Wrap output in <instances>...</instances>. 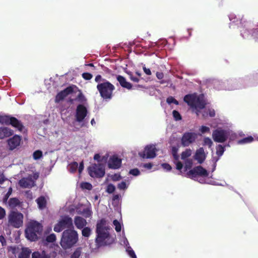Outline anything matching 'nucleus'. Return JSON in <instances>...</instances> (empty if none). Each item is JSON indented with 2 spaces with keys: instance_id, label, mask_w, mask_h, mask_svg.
<instances>
[{
  "instance_id": "1",
  "label": "nucleus",
  "mask_w": 258,
  "mask_h": 258,
  "mask_svg": "<svg viewBox=\"0 0 258 258\" xmlns=\"http://www.w3.org/2000/svg\"><path fill=\"white\" fill-rule=\"evenodd\" d=\"M78 234L74 228L64 230L61 235L60 244L64 249L71 248L78 241Z\"/></svg>"
},
{
  "instance_id": "2",
  "label": "nucleus",
  "mask_w": 258,
  "mask_h": 258,
  "mask_svg": "<svg viewBox=\"0 0 258 258\" xmlns=\"http://www.w3.org/2000/svg\"><path fill=\"white\" fill-rule=\"evenodd\" d=\"M106 224V220L104 219H101L96 224L95 242L98 246L107 245V243L105 240L110 238V234L107 231L109 228L105 226Z\"/></svg>"
},
{
  "instance_id": "3",
  "label": "nucleus",
  "mask_w": 258,
  "mask_h": 258,
  "mask_svg": "<svg viewBox=\"0 0 258 258\" xmlns=\"http://www.w3.org/2000/svg\"><path fill=\"white\" fill-rule=\"evenodd\" d=\"M184 101L191 108L196 110L197 115H199L200 110L204 109L206 105V102L203 95L198 96L194 94L186 95L184 97Z\"/></svg>"
},
{
  "instance_id": "4",
  "label": "nucleus",
  "mask_w": 258,
  "mask_h": 258,
  "mask_svg": "<svg viewBox=\"0 0 258 258\" xmlns=\"http://www.w3.org/2000/svg\"><path fill=\"white\" fill-rule=\"evenodd\" d=\"M42 226L36 221L30 222L25 230L26 237L31 241L38 240V235H40L42 231Z\"/></svg>"
},
{
  "instance_id": "5",
  "label": "nucleus",
  "mask_w": 258,
  "mask_h": 258,
  "mask_svg": "<svg viewBox=\"0 0 258 258\" xmlns=\"http://www.w3.org/2000/svg\"><path fill=\"white\" fill-rule=\"evenodd\" d=\"M97 89L102 98L104 99H110L112 97V93L115 89V87L107 81L98 84Z\"/></svg>"
},
{
  "instance_id": "6",
  "label": "nucleus",
  "mask_w": 258,
  "mask_h": 258,
  "mask_svg": "<svg viewBox=\"0 0 258 258\" xmlns=\"http://www.w3.org/2000/svg\"><path fill=\"white\" fill-rule=\"evenodd\" d=\"M23 219V215L17 211H11L8 216V221L10 225L16 228L22 226Z\"/></svg>"
},
{
  "instance_id": "7",
  "label": "nucleus",
  "mask_w": 258,
  "mask_h": 258,
  "mask_svg": "<svg viewBox=\"0 0 258 258\" xmlns=\"http://www.w3.org/2000/svg\"><path fill=\"white\" fill-rule=\"evenodd\" d=\"M74 228L72 219L68 216H66L59 220L53 228L56 232H60L63 230Z\"/></svg>"
},
{
  "instance_id": "8",
  "label": "nucleus",
  "mask_w": 258,
  "mask_h": 258,
  "mask_svg": "<svg viewBox=\"0 0 258 258\" xmlns=\"http://www.w3.org/2000/svg\"><path fill=\"white\" fill-rule=\"evenodd\" d=\"M89 175L92 177L101 178L105 175V166L102 163L92 164L88 167Z\"/></svg>"
},
{
  "instance_id": "9",
  "label": "nucleus",
  "mask_w": 258,
  "mask_h": 258,
  "mask_svg": "<svg viewBox=\"0 0 258 258\" xmlns=\"http://www.w3.org/2000/svg\"><path fill=\"white\" fill-rule=\"evenodd\" d=\"M214 141L217 143H224L228 139L227 132L221 128L214 130L212 133Z\"/></svg>"
},
{
  "instance_id": "10",
  "label": "nucleus",
  "mask_w": 258,
  "mask_h": 258,
  "mask_svg": "<svg viewBox=\"0 0 258 258\" xmlns=\"http://www.w3.org/2000/svg\"><path fill=\"white\" fill-rule=\"evenodd\" d=\"M88 113L87 108L83 104H79L76 109L75 119L78 122H83Z\"/></svg>"
},
{
  "instance_id": "11",
  "label": "nucleus",
  "mask_w": 258,
  "mask_h": 258,
  "mask_svg": "<svg viewBox=\"0 0 258 258\" xmlns=\"http://www.w3.org/2000/svg\"><path fill=\"white\" fill-rule=\"evenodd\" d=\"M157 150L154 145H149L146 146L143 153H139V155L143 158L152 159L156 156Z\"/></svg>"
},
{
  "instance_id": "12",
  "label": "nucleus",
  "mask_w": 258,
  "mask_h": 258,
  "mask_svg": "<svg viewBox=\"0 0 258 258\" xmlns=\"http://www.w3.org/2000/svg\"><path fill=\"white\" fill-rule=\"evenodd\" d=\"M197 138V134L195 133L186 132L183 134L181 139V145L183 147L188 146L194 143Z\"/></svg>"
},
{
  "instance_id": "13",
  "label": "nucleus",
  "mask_w": 258,
  "mask_h": 258,
  "mask_svg": "<svg viewBox=\"0 0 258 258\" xmlns=\"http://www.w3.org/2000/svg\"><path fill=\"white\" fill-rule=\"evenodd\" d=\"M187 174L189 176H191L192 178L196 177L198 176L207 177L209 175L207 170L201 166H198L194 167L193 169L189 170Z\"/></svg>"
},
{
  "instance_id": "14",
  "label": "nucleus",
  "mask_w": 258,
  "mask_h": 258,
  "mask_svg": "<svg viewBox=\"0 0 258 258\" xmlns=\"http://www.w3.org/2000/svg\"><path fill=\"white\" fill-rule=\"evenodd\" d=\"M74 92V87L69 86L64 90L61 91L57 94L55 97V102L59 103L63 100L68 95L73 93Z\"/></svg>"
},
{
  "instance_id": "15",
  "label": "nucleus",
  "mask_w": 258,
  "mask_h": 258,
  "mask_svg": "<svg viewBox=\"0 0 258 258\" xmlns=\"http://www.w3.org/2000/svg\"><path fill=\"white\" fill-rule=\"evenodd\" d=\"M121 159L116 155L111 156L108 161V167L112 169H118L121 166Z\"/></svg>"
},
{
  "instance_id": "16",
  "label": "nucleus",
  "mask_w": 258,
  "mask_h": 258,
  "mask_svg": "<svg viewBox=\"0 0 258 258\" xmlns=\"http://www.w3.org/2000/svg\"><path fill=\"white\" fill-rule=\"evenodd\" d=\"M22 138L19 135H15L12 138L8 140V144L9 146V149L13 150L16 149L20 144Z\"/></svg>"
},
{
  "instance_id": "17",
  "label": "nucleus",
  "mask_w": 258,
  "mask_h": 258,
  "mask_svg": "<svg viewBox=\"0 0 258 258\" xmlns=\"http://www.w3.org/2000/svg\"><path fill=\"white\" fill-rule=\"evenodd\" d=\"M19 185L22 188H31L34 182L31 177L22 178L19 181Z\"/></svg>"
},
{
  "instance_id": "18",
  "label": "nucleus",
  "mask_w": 258,
  "mask_h": 258,
  "mask_svg": "<svg viewBox=\"0 0 258 258\" xmlns=\"http://www.w3.org/2000/svg\"><path fill=\"white\" fill-rule=\"evenodd\" d=\"M206 158V155L203 147H201L199 149L197 150L194 156V158L195 160L198 161L199 163L202 164L203 163L205 160Z\"/></svg>"
},
{
  "instance_id": "19",
  "label": "nucleus",
  "mask_w": 258,
  "mask_h": 258,
  "mask_svg": "<svg viewBox=\"0 0 258 258\" xmlns=\"http://www.w3.org/2000/svg\"><path fill=\"white\" fill-rule=\"evenodd\" d=\"M9 125H12L20 132H22L24 129V126L23 123L17 118L12 116L10 118Z\"/></svg>"
},
{
  "instance_id": "20",
  "label": "nucleus",
  "mask_w": 258,
  "mask_h": 258,
  "mask_svg": "<svg viewBox=\"0 0 258 258\" xmlns=\"http://www.w3.org/2000/svg\"><path fill=\"white\" fill-rule=\"evenodd\" d=\"M116 79L122 88H126L128 90H131L132 88L133 85L132 84L126 81V79L124 77L118 75L116 77Z\"/></svg>"
},
{
  "instance_id": "21",
  "label": "nucleus",
  "mask_w": 258,
  "mask_h": 258,
  "mask_svg": "<svg viewBox=\"0 0 258 258\" xmlns=\"http://www.w3.org/2000/svg\"><path fill=\"white\" fill-rule=\"evenodd\" d=\"M14 131L8 127H0V139L9 137L13 135Z\"/></svg>"
},
{
  "instance_id": "22",
  "label": "nucleus",
  "mask_w": 258,
  "mask_h": 258,
  "mask_svg": "<svg viewBox=\"0 0 258 258\" xmlns=\"http://www.w3.org/2000/svg\"><path fill=\"white\" fill-rule=\"evenodd\" d=\"M74 223L78 229H81L87 225V222L84 218L80 216H76L74 218Z\"/></svg>"
},
{
  "instance_id": "23",
  "label": "nucleus",
  "mask_w": 258,
  "mask_h": 258,
  "mask_svg": "<svg viewBox=\"0 0 258 258\" xmlns=\"http://www.w3.org/2000/svg\"><path fill=\"white\" fill-rule=\"evenodd\" d=\"M38 208L40 209H44L46 206V200L44 197L40 196L36 200Z\"/></svg>"
},
{
  "instance_id": "24",
  "label": "nucleus",
  "mask_w": 258,
  "mask_h": 258,
  "mask_svg": "<svg viewBox=\"0 0 258 258\" xmlns=\"http://www.w3.org/2000/svg\"><path fill=\"white\" fill-rule=\"evenodd\" d=\"M9 205L11 208H14L17 207L21 206L22 205V202H21L18 199L13 198L9 200Z\"/></svg>"
},
{
  "instance_id": "25",
  "label": "nucleus",
  "mask_w": 258,
  "mask_h": 258,
  "mask_svg": "<svg viewBox=\"0 0 258 258\" xmlns=\"http://www.w3.org/2000/svg\"><path fill=\"white\" fill-rule=\"evenodd\" d=\"M32 258H50V257L43 250L41 253L38 251L34 252L32 254Z\"/></svg>"
},
{
  "instance_id": "26",
  "label": "nucleus",
  "mask_w": 258,
  "mask_h": 258,
  "mask_svg": "<svg viewBox=\"0 0 258 258\" xmlns=\"http://www.w3.org/2000/svg\"><path fill=\"white\" fill-rule=\"evenodd\" d=\"M31 251L28 248H24L19 255V258H29Z\"/></svg>"
},
{
  "instance_id": "27",
  "label": "nucleus",
  "mask_w": 258,
  "mask_h": 258,
  "mask_svg": "<svg viewBox=\"0 0 258 258\" xmlns=\"http://www.w3.org/2000/svg\"><path fill=\"white\" fill-rule=\"evenodd\" d=\"M11 117L10 115H0V123L9 125Z\"/></svg>"
},
{
  "instance_id": "28",
  "label": "nucleus",
  "mask_w": 258,
  "mask_h": 258,
  "mask_svg": "<svg viewBox=\"0 0 258 258\" xmlns=\"http://www.w3.org/2000/svg\"><path fill=\"white\" fill-rule=\"evenodd\" d=\"M254 141V139L252 136H248L247 137L243 138L238 141V144H245L251 143Z\"/></svg>"
},
{
  "instance_id": "29",
  "label": "nucleus",
  "mask_w": 258,
  "mask_h": 258,
  "mask_svg": "<svg viewBox=\"0 0 258 258\" xmlns=\"http://www.w3.org/2000/svg\"><path fill=\"white\" fill-rule=\"evenodd\" d=\"M78 168V164L77 162H73L68 166L69 171L71 173L75 172Z\"/></svg>"
},
{
  "instance_id": "30",
  "label": "nucleus",
  "mask_w": 258,
  "mask_h": 258,
  "mask_svg": "<svg viewBox=\"0 0 258 258\" xmlns=\"http://www.w3.org/2000/svg\"><path fill=\"white\" fill-rule=\"evenodd\" d=\"M191 155V150L190 149H186L184 151L182 152L181 154V159L185 160Z\"/></svg>"
},
{
  "instance_id": "31",
  "label": "nucleus",
  "mask_w": 258,
  "mask_h": 258,
  "mask_svg": "<svg viewBox=\"0 0 258 258\" xmlns=\"http://www.w3.org/2000/svg\"><path fill=\"white\" fill-rule=\"evenodd\" d=\"M82 234L85 237H89L91 233V230L90 228L86 227L82 228Z\"/></svg>"
},
{
  "instance_id": "32",
  "label": "nucleus",
  "mask_w": 258,
  "mask_h": 258,
  "mask_svg": "<svg viewBox=\"0 0 258 258\" xmlns=\"http://www.w3.org/2000/svg\"><path fill=\"white\" fill-rule=\"evenodd\" d=\"M225 151V147L221 145L216 146V154L219 156H221Z\"/></svg>"
},
{
  "instance_id": "33",
  "label": "nucleus",
  "mask_w": 258,
  "mask_h": 258,
  "mask_svg": "<svg viewBox=\"0 0 258 258\" xmlns=\"http://www.w3.org/2000/svg\"><path fill=\"white\" fill-rule=\"evenodd\" d=\"M81 254V248H77L71 255L70 258H79Z\"/></svg>"
},
{
  "instance_id": "34",
  "label": "nucleus",
  "mask_w": 258,
  "mask_h": 258,
  "mask_svg": "<svg viewBox=\"0 0 258 258\" xmlns=\"http://www.w3.org/2000/svg\"><path fill=\"white\" fill-rule=\"evenodd\" d=\"M56 235L54 233H52L48 235L46 237V241L48 243H52L56 241Z\"/></svg>"
},
{
  "instance_id": "35",
  "label": "nucleus",
  "mask_w": 258,
  "mask_h": 258,
  "mask_svg": "<svg viewBox=\"0 0 258 258\" xmlns=\"http://www.w3.org/2000/svg\"><path fill=\"white\" fill-rule=\"evenodd\" d=\"M171 152L174 159L176 160H178L179 159V156L177 155L178 148L175 146L172 147Z\"/></svg>"
},
{
  "instance_id": "36",
  "label": "nucleus",
  "mask_w": 258,
  "mask_h": 258,
  "mask_svg": "<svg viewBox=\"0 0 258 258\" xmlns=\"http://www.w3.org/2000/svg\"><path fill=\"white\" fill-rule=\"evenodd\" d=\"M42 157V152L40 150H36L33 154V157L35 160L39 159Z\"/></svg>"
},
{
  "instance_id": "37",
  "label": "nucleus",
  "mask_w": 258,
  "mask_h": 258,
  "mask_svg": "<svg viewBox=\"0 0 258 258\" xmlns=\"http://www.w3.org/2000/svg\"><path fill=\"white\" fill-rule=\"evenodd\" d=\"M77 100L81 103H84L87 101L85 96L81 92H80L79 94L77 96Z\"/></svg>"
},
{
  "instance_id": "38",
  "label": "nucleus",
  "mask_w": 258,
  "mask_h": 258,
  "mask_svg": "<svg viewBox=\"0 0 258 258\" xmlns=\"http://www.w3.org/2000/svg\"><path fill=\"white\" fill-rule=\"evenodd\" d=\"M203 145L204 146H208L209 148H210L213 145V142L211 139L208 137H206L204 139V142Z\"/></svg>"
},
{
  "instance_id": "39",
  "label": "nucleus",
  "mask_w": 258,
  "mask_h": 258,
  "mask_svg": "<svg viewBox=\"0 0 258 258\" xmlns=\"http://www.w3.org/2000/svg\"><path fill=\"white\" fill-rule=\"evenodd\" d=\"M127 74L129 76L130 79L132 81H133L134 82H136V83H138L139 82V81H140L139 78L138 77L135 76L132 72H130L128 73H127Z\"/></svg>"
},
{
  "instance_id": "40",
  "label": "nucleus",
  "mask_w": 258,
  "mask_h": 258,
  "mask_svg": "<svg viewBox=\"0 0 258 258\" xmlns=\"http://www.w3.org/2000/svg\"><path fill=\"white\" fill-rule=\"evenodd\" d=\"M113 224L115 226V229L116 232H118L121 231V227L119 222L117 220H114L113 221Z\"/></svg>"
},
{
  "instance_id": "41",
  "label": "nucleus",
  "mask_w": 258,
  "mask_h": 258,
  "mask_svg": "<svg viewBox=\"0 0 258 258\" xmlns=\"http://www.w3.org/2000/svg\"><path fill=\"white\" fill-rule=\"evenodd\" d=\"M173 116L176 121L180 120L182 119L181 116L178 111L174 110L172 112Z\"/></svg>"
},
{
  "instance_id": "42",
  "label": "nucleus",
  "mask_w": 258,
  "mask_h": 258,
  "mask_svg": "<svg viewBox=\"0 0 258 258\" xmlns=\"http://www.w3.org/2000/svg\"><path fill=\"white\" fill-rule=\"evenodd\" d=\"M166 101L169 104H171V103H174L176 105L178 104V101L172 96H170V97H168L167 98Z\"/></svg>"
},
{
  "instance_id": "43",
  "label": "nucleus",
  "mask_w": 258,
  "mask_h": 258,
  "mask_svg": "<svg viewBox=\"0 0 258 258\" xmlns=\"http://www.w3.org/2000/svg\"><path fill=\"white\" fill-rule=\"evenodd\" d=\"M121 176L120 173H115L111 175V179L113 181H117L121 179Z\"/></svg>"
},
{
  "instance_id": "44",
  "label": "nucleus",
  "mask_w": 258,
  "mask_h": 258,
  "mask_svg": "<svg viewBox=\"0 0 258 258\" xmlns=\"http://www.w3.org/2000/svg\"><path fill=\"white\" fill-rule=\"evenodd\" d=\"M82 76L85 80H90L93 77L92 75L89 73H84L82 74Z\"/></svg>"
},
{
  "instance_id": "45",
  "label": "nucleus",
  "mask_w": 258,
  "mask_h": 258,
  "mask_svg": "<svg viewBox=\"0 0 258 258\" xmlns=\"http://www.w3.org/2000/svg\"><path fill=\"white\" fill-rule=\"evenodd\" d=\"M82 188L91 190L92 188V184L88 182H84L81 184Z\"/></svg>"
},
{
  "instance_id": "46",
  "label": "nucleus",
  "mask_w": 258,
  "mask_h": 258,
  "mask_svg": "<svg viewBox=\"0 0 258 258\" xmlns=\"http://www.w3.org/2000/svg\"><path fill=\"white\" fill-rule=\"evenodd\" d=\"M115 189V187L112 184H109L107 187L106 191L109 194L113 193Z\"/></svg>"
},
{
  "instance_id": "47",
  "label": "nucleus",
  "mask_w": 258,
  "mask_h": 258,
  "mask_svg": "<svg viewBox=\"0 0 258 258\" xmlns=\"http://www.w3.org/2000/svg\"><path fill=\"white\" fill-rule=\"evenodd\" d=\"M127 251L128 252V255L132 258H137L136 255L134 252V251L132 249L131 247H128L127 249Z\"/></svg>"
},
{
  "instance_id": "48",
  "label": "nucleus",
  "mask_w": 258,
  "mask_h": 258,
  "mask_svg": "<svg viewBox=\"0 0 258 258\" xmlns=\"http://www.w3.org/2000/svg\"><path fill=\"white\" fill-rule=\"evenodd\" d=\"M95 81L99 84L101 82H106L107 80L102 78V77L101 75H98L96 76V77L95 78Z\"/></svg>"
},
{
  "instance_id": "49",
  "label": "nucleus",
  "mask_w": 258,
  "mask_h": 258,
  "mask_svg": "<svg viewBox=\"0 0 258 258\" xmlns=\"http://www.w3.org/2000/svg\"><path fill=\"white\" fill-rule=\"evenodd\" d=\"M192 161L191 159H186L185 161V168L187 170L191 167Z\"/></svg>"
},
{
  "instance_id": "50",
  "label": "nucleus",
  "mask_w": 258,
  "mask_h": 258,
  "mask_svg": "<svg viewBox=\"0 0 258 258\" xmlns=\"http://www.w3.org/2000/svg\"><path fill=\"white\" fill-rule=\"evenodd\" d=\"M129 173L133 175L138 176L140 174V171L138 168H134L130 170Z\"/></svg>"
},
{
  "instance_id": "51",
  "label": "nucleus",
  "mask_w": 258,
  "mask_h": 258,
  "mask_svg": "<svg viewBox=\"0 0 258 258\" xmlns=\"http://www.w3.org/2000/svg\"><path fill=\"white\" fill-rule=\"evenodd\" d=\"M117 188L120 190L126 189L127 188L126 182L125 181H122L118 183Z\"/></svg>"
},
{
  "instance_id": "52",
  "label": "nucleus",
  "mask_w": 258,
  "mask_h": 258,
  "mask_svg": "<svg viewBox=\"0 0 258 258\" xmlns=\"http://www.w3.org/2000/svg\"><path fill=\"white\" fill-rule=\"evenodd\" d=\"M200 131L202 134H204L209 132L210 128L208 126L202 125L200 129Z\"/></svg>"
},
{
  "instance_id": "53",
  "label": "nucleus",
  "mask_w": 258,
  "mask_h": 258,
  "mask_svg": "<svg viewBox=\"0 0 258 258\" xmlns=\"http://www.w3.org/2000/svg\"><path fill=\"white\" fill-rule=\"evenodd\" d=\"M83 213L86 218H88L91 215V212L88 209H85L83 211Z\"/></svg>"
},
{
  "instance_id": "54",
  "label": "nucleus",
  "mask_w": 258,
  "mask_h": 258,
  "mask_svg": "<svg viewBox=\"0 0 258 258\" xmlns=\"http://www.w3.org/2000/svg\"><path fill=\"white\" fill-rule=\"evenodd\" d=\"M7 180L4 173L0 171V184H2Z\"/></svg>"
},
{
  "instance_id": "55",
  "label": "nucleus",
  "mask_w": 258,
  "mask_h": 258,
  "mask_svg": "<svg viewBox=\"0 0 258 258\" xmlns=\"http://www.w3.org/2000/svg\"><path fill=\"white\" fill-rule=\"evenodd\" d=\"M162 167L167 171H170L172 169L171 166L168 163H163Z\"/></svg>"
},
{
  "instance_id": "56",
  "label": "nucleus",
  "mask_w": 258,
  "mask_h": 258,
  "mask_svg": "<svg viewBox=\"0 0 258 258\" xmlns=\"http://www.w3.org/2000/svg\"><path fill=\"white\" fill-rule=\"evenodd\" d=\"M6 215V211L5 209L0 207V220L3 219Z\"/></svg>"
},
{
  "instance_id": "57",
  "label": "nucleus",
  "mask_w": 258,
  "mask_h": 258,
  "mask_svg": "<svg viewBox=\"0 0 258 258\" xmlns=\"http://www.w3.org/2000/svg\"><path fill=\"white\" fill-rule=\"evenodd\" d=\"M108 154H106L105 155L102 156L101 158L100 162H103L104 163H106L108 160Z\"/></svg>"
},
{
  "instance_id": "58",
  "label": "nucleus",
  "mask_w": 258,
  "mask_h": 258,
  "mask_svg": "<svg viewBox=\"0 0 258 258\" xmlns=\"http://www.w3.org/2000/svg\"><path fill=\"white\" fill-rule=\"evenodd\" d=\"M176 169L178 170H180L183 167V164L180 161H178L176 164Z\"/></svg>"
},
{
  "instance_id": "59",
  "label": "nucleus",
  "mask_w": 258,
  "mask_h": 258,
  "mask_svg": "<svg viewBox=\"0 0 258 258\" xmlns=\"http://www.w3.org/2000/svg\"><path fill=\"white\" fill-rule=\"evenodd\" d=\"M12 188H10L8 191L7 192V193L6 194L5 196V198H4V200H7L9 198V196L11 195V193H12Z\"/></svg>"
},
{
  "instance_id": "60",
  "label": "nucleus",
  "mask_w": 258,
  "mask_h": 258,
  "mask_svg": "<svg viewBox=\"0 0 258 258\" xmlns=\"http://www.w3.org/2000/svg\"><path fill=\"white\" fill-rule=\"evenodd\" d=\"M156 75L157 78L158 79H159V80H161V79H163V77H164V74L162 72H158L156 73Z\"/></svg>"
},
{
  "instance_id": "61",
  "label": "nucleus",
  "mask_w": 258,
  "mask_h": 258,
  "mask_svg": "<svg viewBox=\"0 0 258 258\" xmlns=\"http://www.w3.org/2000/svg\"><path fill=\"white\" fill-rule=\"evenodd\" d=\"M144 72L147 75H151V72L149 69L146 68L145 67H143Z\"/></svg>"
},
{
  "instance_id": "62",
  "label": "nucleus",
  "mask_w": 258,
  "mask_h": 258,
  "mask_svg": "<svg viewBox=\"0 0 258 258\" xmlns=\"http://www.w3.org/2000/svg\"><path fill=\"white\" fill-rule=\"evenodd\" d=\"M209 115L210 117H214L215 116V112L213 109H209Z\"/></svg>"
},
{
  "instance_id": "63",
  "label": "nucleus",
  "mask_w": 258,
  "mask_h": 258,
  "mask_svg": "<svg viewBox=\"0 0 258 258\" xmlns=\"http://www.w3.org/2000/svg\"><path fill=\"white\" fill-rule=\"evenodd\" d=\"M143 167L148 169H150L153 167V164L151 163H145L144 164Z\"/></svg>"
},
{
  "instance_id": "64",
  "label": "nucleus",
  "mask_w": 258,
  "mask_h": 258,
  "mask_svg": "<svg viewBox=\"0 0 258 258\" xmlns=\"http://www.w3.org/2000/svg\"><path fill=\"white\" fill-rule=\"evenodd\" d=\"M94 159L97 161L98 162H100L101 157L99 154H95L94 156Z\"/></svg>"
}]
</instances>
